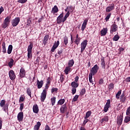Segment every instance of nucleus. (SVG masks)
<instances>
[{
    "label": "nucleus",
    "instance_id": "nucleus-16",
    "mask_svg": "<svg viewBox=\"0 0 130 130\" xmlns=\"http://www.w3.org/2000/svg\"><path fill=\"white\" fill-rule=\"evenodd\" d=\"M87 23H88V19H84L81 26V30L82 31H84L85 29H86V27H87Z\"/></svg>",
    "mask_w": 130,
    "mask_h": 130
},
{
    "label": "nucleus",
    "instance_id": "nucleus-27",
    "mask_svg": "<svg viewBox=\"0 0 130 130\" xmlns=\"http://www.w3.org/2000/svg\"><path fill=\"white\" fill-rule=\"evenodd\" d=\"M2 52L7 53V49L6 48V43L3 42L2 44Z\"/></svg>",
    "mask_w": 130,
    "mask_h": 130
},
{
    "label": "nucleus",
    "instance_id": "nucleus-14",
    "mask_svg": "<svg viewBox=\"0 0 130 130\" xmlns=\"http://www.w3.org/2000/svg\"><path fill=\"white\" fill-rule=\"evenodd\" d=\"M23 118H24V113L20 112L17 115V119L18 121H22Z\"/></svg>",
    "mask_w": 130,
    "mask_h": 130
},
{
    "label": "nucleus",
    "instance_id": "nucleus-46",
    "mask_svg": "<svg viewBox=\"0 0 130 130\" xmlns=\"http://www.w3.org/2000/svg\"><path fill=\"white\" fill-rule=\"evenodd\" d=\"M80 41H81V38L76 39L74 43H75V44H77V45H79V44H80Z\"/></svg>",
    "mask_w": 130,
    "mask_h": 130
},
{
    "label": "nucleus",
    "instance_id": "nucleus-45",
    "mask_svg": "<svg viewBox=\"0 0 130 130\" xmlns=\"http://www.w3.org/2000/svg\"><path fill=\"white\" fill-rule=\"evenodd\" d=\"M120 95H121V90H119L117 94H116V98L117 99H118L119 97L120 96Z\"/></svg>",
    "mask_w": 130,
    "mask_h": 130
},
{
    "label": "nucleus",
    "instance_id": "nucleus-38",
    "mask_svg": "<svg viewBox=\"0 0 130 130\" xmlns=\"http://www.w3.org/2000/svg\"><path fill=\"white\" fill-rule=\"evenodd\" d=\"M56 99V98H55V96H54L51 99L52 106H54V104H55Z\"/></svg>",
    "mask_w": 130,
    "mask_h": 130
},
{
    "label": "nucleus",
    "instance_id": "nucleus-39",
    "mask_svg": "<svg viewBox=\"0 0 130 130\" xmlns=\"http://www.w3.org/2000/svg\"><path fill=\"white\" fill-rule=\"evenodd\" d=\"M129 121H130V115L125 117L124 120V122L126 123H127V122H129Z\"/></svg>",
    "mask_w": 130,
    "mask_h": 130
},
{
    "label": "nucleus",
    "instance_id": "nucleus-4",
    "mask_svg": "<svg viewBox=\"0 0 130 130\" xmlns=\"http://www.w3.org/2000/svg\"><path fill=\"white\" fill-rule=\"evenodd\" d=\"M99 70V66H98L97 64H95L90 70V73L89 74V75L91 74L92 76H95V75L98 73Z\"/></svg>",
    "mask_w": 130,
    "mask_h": 130
},
{
    "label": "nucleus",
    "instance_id": "nucleus-51",
    "mask_svg": "<svg viewBox=\"0 0 130 130\" xmlns=\"http://www.w3.org/2000/svg\"><path fill=\"white\" fill-rule=\"evenodd\" d=\"M58 90V89L57 88H53L51 90V93L52 94H53V93H54V92H57Z\"/></svg>",
    "mask_w": 130,
    "mask_h": 130
},
{
    "label": "nucleus",
    "instance_id": "nucleus-34",
    "mask_svg": "<svg viewBox=\"0 0 130 130\" xmlns=\"http://www.w3.org/2000/svg\"><path fill=\"white\" fill-rule=\"evenodd\" d=\"M71 67H66L64 72L65 73L66 75H69V72L71 71Z\"/></svg>",
    "mask_w": 130,
    "mask_h": 130
},
{
    "label": "nucleus",
    "instance_id": "nucleus-59",
    "mask_svg": "<svg viewBox=\"0 0 130 130\" xmlns=\"http://www.w3.org/2000/svg\"><path fill=\"white\" fill-rule=\"evenodd\" d=\"M126 115H129V114H130V107L127 108V109L126 110Z\"/></svg>",
    "mask_w": 130,
    "mask_h": 130
},
{
    "label": "nucleus",
    "instance_id": "nucleus-2",
    "mask_svg": "<svg viewBox=\"0 0 130 130\" xmlns=\"http://www.w3.org/2000/svg\"><path fill=\"white\" fill-rule=\"evenodd\" d=\"M10 22H11V17L7 16L3 21V24H2V28L3 29H6L7 27H9Z\"/></svg>",
    "mask_w": 130,
    "mask_h": 130
},
{
    "label": "nucleus",
    "instance_id": "nucleus-36",
    "mask_svg": "<svg viewBox=\"0 0 130 130\" xmlns=\"http://www.w3.org/2000/svg\"><path fill=\"white\" fill-rule=\"evenodd\" d=\"M70 10H68V11L67 12V13L66 14L65 16L63 17V21H67V19H68V18H69V17L70 16Z\"/></svg>",
    "mask_w": 130,
    "mask_h": 130
},
{
    "label": "nucleus",
    "instance_id": "nucleus-10",
    "mask_svg": "<svg viewBox=\"0 0 130 130\" xmlns=\"http://www.w3.org/2000/svg\"><path fill=\"white\" fill-rule=\"evenodd\" d=\"M9 78L12 81L16 79V74L13 70H10L9 72Z\"/></svg>",
    "mask_w": 130,
    "mask_h": 130
},
{
    "label": "nucleus",
    "instance_id": "nucleus-21",
    "mask_svg": "<svg viewBox=\"0 0 130 130\" xmlns=\"http://www.w3.org/2000/svg\"><path fill=\"white\" fill-rule=\"evenodd\" d=\"M33 112L34 113H38L39 112V108L37 104L34 105L32 108Z\"/></svg>",
    "mask_w": 130,
    "mask_h": 130
},
{
    "label": "nucleus",
    "instance_id": "nucleus-22",
    "mask_svg": "<svg viewBox=\"0 0 130 130\" xmlns=\"http://www.w3.org/2000/svg\"><path fill=\"white\" fill-rule=\"evenodd\" d=\"M120 100L122 103H124L126 100V96H125L124 93H122L120 97Z\"/></svg>",
    "mask_w": 130,
    "mask_h": 130
},
{
    "label": "nucleus",
    "instance_id": "nucleus-44",
    "mask_svg": "<svg viewBox=\"0 0 130 130\" xmlns=\"http://www.w3.org/2000/svg\"><path fill=\"white\" fill-rule=\"evenodd\" d=\"M110 17H111V13H109L105 18L106 22H108Z\"/></svg>",
    "mask_w": 130,
    "mask_h": 130
},
{
    "label": "nucleus",
    "instance_id": "nucleus-53",
    "mask_svg": "<svg viewBox=\"0 0 130 130\" xmlns=\"http://www.w3.org/2000/svg\"><path fill=\"white\" fill-rule=\"evenodd\" d=\"M89 81L90 83H93V81L92 80V78H93V75L92 74H89Z\"/></svg>",
    "mask_w": 130,
    "mask_h": 130
},
{
    "label": "nucleus",
    "instance_id": "nucleus-17",
    "mask_svg": "<svg viewBox=\"0 0 130 130\" xmlns=\"http://www.w3.org/2000/svg\"><path fill=\"white\" fill-rule=\"evenodd\" d=\"M26 76V71L25 69L21 68L20 70V77L21 78H24Z\"/></svg>",
    "mask_w": 130,
    "mask_h": 130
},
{
    "label": "nucleus",
    "instance_id": "nucleus-52",
    "mask_svg": "<svg viewBox=\"0 0 130 130\" xmlns=\"http://www.w3.org/2000/svg\"><path fill=\"white\" fill-rule=\"evenodd\" d=\"M25 100V97L21 96L19 98V102H24Z\"/></svg>",
    "mask_w": 130,
    "mask_h": 130
},
{
    "label": "nucleus",
    "instance_id": "nucleus-63",
    "mask_svg": "<svg viewBox=\"0 0 130 130\" xmlns=\"http://www.w3.org/2000/svg\"><path fill=\"white\" fill-rule=\"evenodd\" d=\"M44 130H51V129H50V127H49V126L48 124H46Z\"/></svg>",
    "mask_w": 130,
    "mask_h": 130
},
{
    "label": "nucleus",
    "instance_id": "nucleus-23",
    "mask_svg": "<svg viewBox=\"0 0 130 130\" xmlns=\"http://www.w3.org/2000/svg\"><path fill=\"white\" fill-rule=\"evenodd\" d=\"M101 64L102 67V69L105 70V69H106L105 67H106V65L105 64V60L104 59V57L101 59Z\"/></svg>",
    "mask_w": 130,
    "mask_h": 130
},
{
    "label": "nucleus",
    "instance_id": "nucleus-20",
    "mask_svg": "<svg viewBox=\"0 0 130 130\" xmlns=\"http://www.w3.org/2000/svg\"><path fill=\"white\" fill-rule=\"evenodd\" d=\"M49 39V35H46V36H45V37H44V40L43 41V43L44 45H46V44H47V42L48 41Z\"/></svg>",
    "mask_w": 130,
    "mask_h": 130
},
{
    "label": "nucleus",
    "instance_id": "nucleus-33",
    "mask_svg": "<svg viewBox=\"0 0 130 130\" xmlns=\"http://www.w3.org/2000/svg\"><path fill=\"white\" fill-rule=\"evenodd\" d=\"M26 93L27 95L29 96L30 98H32V96L31 95H32V92L31 91V89L29 87L27 88Z\"/></svg>",
    "mask_w": 130,
    "mask_h": 130
},
{
    "label": "nucleus",
    "instance_id": "nucleus-13",
    "mask_svg": "<svg viewBox=\"0 0 130 130\" xmlns=\"http://www.w3.org/2000/svg\"><path fill=\"white\" fill-rule=\"evenodd\" d=\"M58 45H59V41H57L55 42L53 46H52L51 51V52H54L57 47H58Z\"/></svg>",
    "mask_w": 130,
    "mask_h": 130
},
{
    "label": "nucleus",
    "instance_id": "nucleus-7",
    "mask_svg": "<svg viewBox=\"0 0 130 130\" xmlns=\"http://www.w3.org/2000/svg\"><path fill=\"white\" fill-rule=\"evenodd\" d=\"M118 29V26H117V25L115 24V22H114V24H113L111 26V29H110L111 34H113L114 32H116Z\"/></svg>",
    "mask_w": 130,
    "mask_h": 130
},
{
    "label": "nucleus",
    "instance_id": "nucleus-47",
    "mask_svg": "<svg viewBox=\"0 0 130 130\" xmlns=\"http://www.w3.org/2000/svg\"><path fill=\"white\" fill-rule=\"evenodd\" d=\"M63 41L65 45H68V44L69 43V39L68 38L65 37L63 38Z\"/></svg>",
    "mask_w": 130,
    "mask_h": 130
},
{
    "label": "nucleus",
    "instance_id": "nucleus-12",
    "mask_svg": "<svg viewBox=\"0 0 130 130\" xmlns=\"http://www.w3.org/2000/svg\"><path fill=\"white\" fill-rule=\"evenodd\" d=\"M113 10H114V4H112L107 7L106 9V12L107 13H110V12H111V11H113Z\"/></svg>",
    "mask_w": 130,
    "mask_h": 130
},
{
    "label": "nucleus",
    "instance_id": "nucleus-56",
    "mask_svg": "<svg viewBox=\"0 0 130 130\" xmlns=\"http://www.w3.org/2000/svg\"><path fill=\"white\" fill-rule=\"evenodd\" d=\"M63 81H64V78L63 77V75H61L60 77V83H63Z\"/></svg>",
    "mask_w": 130,
    "mask_h": 130
},
{
    "label": "nucleus",
    "instance_id": "nucleus-26",
    "mask_svg": "<svg viewBox=\"0 0 130 130\" xmlns=\"http://www.w3.org/2000/svg\"><path fill=\"white\" fill-rule=\"evenodd\" d=\"M58 12V8H57V6H54V7L52 9L51 13L52 14H55Z\"/></svg>",
    "mask_w": 130,
    "mask_h": 130
},
{
    "label": "nucleus",
    "instance_id": "nucleus-62",
    "mask_svg": "<svg viewBox=\"0 0 130 130\" xmlns=\"http://www.w3.org/2000/svg\"><path fill=\"white\" fill-rule=\"evenodd\" d=\"M103 83H104V80H103V79H101L99 80V84H100V85L103 84Z\"/></svg>",
    "mask_w": 130,
    "mask_h": 130
},
{
    "label": "nucleus",
    "instance_id": "nucleus-60",
    "mask_svg": "<svg viewBox=\"0 0 130 130\" xmlns=\"http://www.w3.org/2000/svg\"><path fill=\"white\" fill-rule=\"evenodd\" d=\"M27 26H30V24H31V18H29L27 19Z\"/></svg>",
    "mask_w": 130,
    "mask_h": 130
},
{
    "label": "nucleus",
    "instance_id": "nucleus-8",
    "mask_svg": "<svg viewBox=\"0 0 130 130\" xmlns=\"http://www.w3.org/2000/svg\"><path fill=\"white\" fill-rule=\"evenodd\" d=\"M63 18V13H61L57 18V24H61L62 22L64 23L65 21H63V18Z\"/></svg>",
    "mask_w": 130,
    "mask_h": 130
},
{
    "label": "nucleus",
    "instance_id": "nucleus-49",
    "mask_svg": "<svg viewBox=\"0 0 130 130\" xmlns=\"http://www.w3.org/2000/svg\"><path fill=\"white\" fill-rule=\"evenodd\" d=\"M51 79L50 78V77H48L46 80V84L47 85H50V83H51Z\"/></svg>",
    "mask_w": 130,
    "mask_h": 130
},
{
    "label": "nucleus",
    "instance_id": "nucleus-3",
    "mask_svg": "<svg viewBox=\"0 0 130 130\" xmlns=\"http://www.w3.org/2000/svg\"><path fill=\"white\" fill-rule=\"evenodd\" d=\"M0 106L2 108L5 112L9 111V104H6V100H2L0 102Z\"/></svg>",
    "mask_w": 130,
    "mask_h": 130
},
{
    "label": "nucleus",
    "instance_id": "nucleus-55",
    "mask_svg": "<svg viewBox=\"0 0 130 130\" xmlns=\"http://www.w3.org/2000/svg\"><path fill=\"white\" fill-rule=\"evenodd\" d=\"M18 3H19V4H25L27 3V0H18Z\"/></svg>",
    "mask_w": 130,
    "mask_h": 130
},
{
    "label": "nucleus",
    "instance_id": "nucleus-5",
    "mask_svg": "<svg viewBox=\"0 0 130 130\" xmlns=\"http://www.w3.org/2000/svg\"><path fill=\"white\" fill-rule=\"evenodd\" d=\"M20 17H16L15 19H13L11 21L12 25L13 27H17L20 23Z\"/></svg>",
    "mask_w": 130,
    "mask_h": 130
},
{
    "label": "nucleus",
    "instance_id": "nucleus-58",
    "mask_svg": "<svg viewBox=\"0 0 130 130\" xmlns=\"http://www.w3.org/2000/svg\"><path fill=\"white\" fill-rule=\"evenodd\" d=\"M88 121H89V119H85V120H84V121L83 122V126H85V125H86V123H87V122H88Z\"/></svg>",
    "mask_w": 130,
    "mask_h": 130
},
{
    "label": "nucleus",
    "instance_id": "nucleus-31",
    "mask_svg": "<svg viewBox=\"0 0 130 130\" xmlns=\"http://www.w3.org/2000/svg\"><path fill=\"white\" fill-rule=\"evenodd\" d=\"M64 102H66V100L64 99H61L58 101L57 105H62Z\"/></svg>",
    "mask_w": 130,
    "mask_h": 130
},
{
    "label": "nucleus",
    "instance_id": "nucleus-61",
    "mask_svg": "<svg viewBox=\"0 0 130 130\" xmlns=\"http://www.w3.org/2000/svg\"><path fill=\"white\" fill-rule=\"evenodd\" d=\"M74 82L78 83V81H79V76H76L75 78H74Z\"/></svg>",
    "mask_w": 130,
    "mask_h": 130
},
{
    "label": "nucleus",
    "instance_id": "nucleus-48",
    "mask_svg": "<svg viewBox=\"0 0 130 130\" xmlns=\"http://www.w3.org/2000/svg\"><path fill=\"white\" fill-rule=\"evenodd\" d=\"M86 93V89L83 88L81 89L80 91V95L81 96H83V95H84V94Z\"/></svg>",
    "mask_w": 130,
    "mask_h": 130
},
{
    "label": "nucleus",
    "instance_id": "nucleus-15",
    "mask_svg": "<svg viewBox=\"0 0 130 130\" xmlns=\"http://www.w3.org/2000/svg\"><path fill=\"white\" fill-rule=\"evenodd\" d=\"M107 32H108V28L107 27H104L101 30V36H105L107 34Z\"/></svg>",
    "mask_w": 130,
    "mask_h": 130
},
{
    "label": "nucleus",
    "instance_id": "nucleus-6",
    "mask_svg": "<svg viewBox=\"0 0 130 130\" xmlns=\"http://www.w3.org/2000/svg\"><path fill=\"white\" fill-rule=\"evenodd\" d=\"M87 45H88V41L87 40H85L81 44V52H83L85 49H86V47H87Z\"/></svg>",
    "mask_w": 130,
    "mask_h": 130
},
{
    "label": "nucleus",
    "instance_id": "nucleus-29",
    "mask_svg": "<svg viewBox=\"0 0 130 130\" xmlns=\"http://www.w3.org/2000/svg\"><path fill=\"white\" fill-rule=\"evenodd\" d=\"M75 63V61H74V59L70 60L68 62V67L69 68H72L73 66H74Z\"/></svg>",
    "mask_w": 130,
    "mask_h": 130
},
{
    "label": "nucleus",
    "instance_id": "nucleus-25",
    "mask_svg": "<svg viewBox=\"0 0 130 130\" xmlns=\"http://www.w3.org/2000/svg\"><path fill=\"white\" fill-rule=\"evenodd\" d=\"M71 86L72 88H78V87H79V83H78V82H76L75 81H73L71 83Z\"/></svg>",
    "mask_w": 130,
    "mask_h": 130
},
{
    "label": "nucleus",
    "instance_id": "nucleus-40",
    "mask_svg": "<svg viewBox=\"0 0 130 130\" xmlns=\"http://www.w3.org/2000/svg\"><path fill=\"white\" fill-rule=\"evenodd\" d=\"M108 88L110 91H111V90H113V89L114 88V84H113V83H110L109 85Z\"/></svg>",
    "mask_w": 130,
    "mask_h": 130
},
{
    "label": "nucleus",
    "instance_id": "nucleus-54",
    "mask_svg": "<svg viewBox=\"0 0 130 130\" xmlns=\"http://www.w3.org/2000/svg\"><path fill=\"white\" fill-rule=\"evenodd\" d=\"M27 57L28 58H32V52H27Z\"/></svg>",
    "mask_w": 130,
    "mask_h": 130
},
{
    "label": "nucleus",
    "instance_id": "nucleus-18",
    "mask_svg": "<svg viewBox=\"0 0 130 130\" xmlns=\"http://www.w3.org/2000/svg\"><path fill=\"white\" fill-rule=\"evenodd\" d=\"M44 84V82L43 80H41L40 81L39 80H37V85L38 86V89H41L42 88V86H43V84Z\"/></svg>",
    "mask_w": 130,
    "mask_h": 130
},
{
    "label": "nucleus",
    "instance_id": "nucleus-30",
    "mask_svg": "<svg viewBox=\"0 0 130 130\" xmlns=\"http://www.w3.org/2000/svg\"><path fill=\"white\" fill-rule=\"evenodd\" d=\"M12 50H13V45H10L8 47V49L7 50V53L8 54H11V53H12Z\"/></svg>",
    "mask_w": 130,
    "mask_h": 130
},
{
    "label": "nucleus",
    "instance_id": "nucleus-37",
    "mask_svg": "<svg viewBox=\"0 0 130 130\" xmlns=\"http://www.w3.org/2000/svg\"><path fill=\"white\" fill-rule=\"evenodd\" d=\"M104 121H106V122H107L108 121V116H105L102 120H101V123H103Z\"/></svg>",
    "mask_w": 130,
    "mask_h": 130
},
{
    "label": "nucleus",
    "instance_id": "nucleus-64",
    "mask_svg": "<svg viewBox=\"0 0 130 130\" xmlns=\"http://www.w3.org/2000/svg\"><path fill=\"white\" fill-rule=\"evenodd\" d=\"M58 54L61 55L62 54V50H58Z\"/></svg>",
    "mask_w": 130,
    "mask_h": 130
},
{
    "label": "nucleus",
    "instance_id": "nucleus-50",
    "mask_svg": "<svg viewBox=\"0 0 130 130\" xmlns=\"http://www.w3.org/2000/svg\"><path fill=\"white\" fill-rule=\"evenodd\" d=\"M76 92H77V88L72 87V95H75Z\"/></svg>",
    "mask_w": 130,
    "mask_h": 130
},
{
    "label": "nucleus",
    "instance_id": "nucleus-43",
    "mask_svg": "<svg viewBox=\"0 0 130 130\" xmlns=\"http://www.w3.org/2000/svg\"><path fill=\"white\" fill-rule=\"evenodd\" d=\"M68 10L69 11H70V12L72 13V12H74V10H75V7H73L72 6H68Z\"/></svg>",
    "mask_w": 130,
    "mask_h": 130
},
{
    "label": "nucleus",
    "instance_id": "nucleus-42",
    "mask_svg": "<svg viewBox=\"0 0 130 130\" xmlns=\"http://www.w3.org/2000/svg\"><path fill=\"white\" fill-rule=\"evenodd\" d=\"M78 98H79V95L78 94H76L72 99V102H76V101H78Z\"/></svg>",
    "mask_w": 130,
    "mask_h": 130
},
{
    "label": "nucleus",
    "instance_id": "nucleus-1",
    "mask_svg": "<svg viewBox=\"0 0 130 130\" xmlns=\"http://www.w3.org/2000/svg\"><path fill=\"white\" fill-rule=\"evenodd\" d=\"M45 89L43 90L42 93L41 95V101L42 102H44V100L46 99V95L47 94V90H48V88H49V85L46 84L45 85Z\"/></svg>",
    "mask_w": 130,
    "mask_h": 130
},
{
    "label": "nucleus",
    "instance_id": "nucleus-11",
    "mask_svg": "<svg viewBox=\"0 0 130 130\" xmlns=\"http://www.w3.org/2000/svg\"><path fill=\"white\" fill-rule=\"evenodd\" d=\"M110 106H111L110 100H108L106 105H105L104 111L105 112H107V111H108V109H109V108L110 107Z\"/></svg>",
    "mask_w": 130,
    "mask_h": 130
},
{
    "label": "nucleus",
    "instance_id": "nucleus-57",
    "mask_svg": "<svg viewBox=\"0 0 130 130\" xmlns=\"http://www.w3.org/2000/svg\"><path fill=\"white\" fill-rule=\"evenodd\" d=\"M23 109H24V104H23V103L20 104V108H19L20 111H22Z\"/></svg>",
    "mask_w": 130,
    "mask_h": 130
},
{
    "label": "nucleus",
    "instance_id": "nucleus-24",
    "mask_svg": "<svg viewBox=\"0 0 130 130\" xmlns=\"http://www.w3.org/2000/svg\"><path fill=\"white\" fill-rule=\"evenodd\" d=\"M40 126H41V122H37V124L34 127V130H39L40 128Z\"/></svg>",
    "mask_w": 130,
    "mask_h": 130
},
{
    "label": "nucleus",
    "instance_id": "nucleus-32",
    "mask_svg": "<svg viewBox=\"0 0 130 130\" xmlns=\"http://www.w3.org/2000/svg\"><path fill=\"white\" fill-rule=\"evenodd\" d=\"M92 114V112L91 111H88L86 113L85 116L84 117L85 119H87L88 117H90L91 114Z\"/></svg>",
    "mask_w": 130,
    "mask_h": 130
},
{
    "label": "nucleus",
    "instance_id": "nucleus-41",
    "mask_svg": "<svg viewBox=\"0 0 130 130\" xmlns=\"http://www.w3.org/2000/svg\"><path fill=\"white\" fill-rule=\"evenodd\" d=\"M120 37L118 35H116L114 36V37L113 38V41H118V40L119 39Z\"/></svg>",
    "mask_w": 130,
    "mask_h": 130
},
{
    "label": "nucleus",
    "instance_id": "nucleus-19",
    "mask_svg": "<svg viewBox=\"0 0 130 130\" xmlns=\"http://www.w3.org/2000/svg\"><path fill=\"white\" fill-rule=\"evenodd\" d=\"M68 108L67 107V104L63 105L60 108V111L61 113H64V111H67Z\"/></svg>",
    "mask_w": 130,
    "mask_h": 130
},
{
    "label": "nucleus",
    "instance_id": "nucleus-28",
    "mask_svg": "<svg viewBox=\"0 0 130 130\" xmlns=\"http://www.w3.org/2000/svg\"><path fill=\"white\" fill-rule=\"evenodd\" d=\"M8 66L10 69L13 68V66H14V59L13 58L10 59V60L8 63Z\"/></svg>",
    "mask_w": 130,
    "mask_h": 130
},
{
    "label": "nucleus",
    "instance_id": "nucleus-35",
    "mask_svg": "<svg viewBox=\"0 0 130 130\" xmlns=\"http://www.w3.org/2000/svg\"><path fill=\"white\" fill-rule=\"evenodd\" d=\"M32 48H33V43H30L27 47V52H32Z\"/></svg>",
    "mask_w": 130,
    "mask_h": 130
},
{
    "label": "nucleus",
    "instance_id": "nucleus-9",
    "mask_svg": "<svg viewBox=\"0 0 130 130\" xmlns=\"http://www.w3.org/2000/svg\"><path fill=\"white\" fill-rule=\"evenodd\" d=\"M123 120V116L120 115L117 117V124L118 126H120L122 124V121Z\"/></svg>",
    "mask_w": 130,
    "mask_h": 130
}]
</instances>
